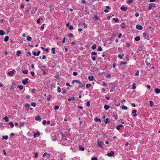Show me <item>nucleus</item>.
Masks as SVG:
<instances>
[{"instance_id": "obj_12", "label": "nucleus", "mask_w": 160, "mask_h": 160, "mask_svg": "<svg viewBox=\"0 0 160 160\" xmlns=\"http://www.w3.org/2000/svg\"><path fill=\"white\" fill-rule=\"evenodd\" d=\"M76 100L75 98L74 97H72L71 98H69L68 99V101H70L71 100H72L73 101H75Z\"/></svg>"}, {"instance_id": "obj_47", "label": "nucleus", "mask_w": 160, "mask_h": 160, "mask_svg": "<svg viewBox=\"0 0 160 160\" xmlns=\"http://www.w3.org/2000/svg\"><path fill=\"white\" fill-rule=\"evenodd\" d=\"M55 48H53L52 49V52H53V54H55Z\"/></svg>"}, {"instance_id": "obj_24", "label": "nucleus", "mask_w": 160, "mask_h": 160, "mask_svg": "<svg viewBox=\"0 0 160 160\" xmlns=\"http://www.w3.org/2000/svg\"><path fill=\"white\" fill-rule=\"evenodd\" d=\"M18 88H19L20 90H22L23 88V87L22 85L19 86L18 85L17 87Z\"/></svg>"}, {"instance_id": "obj_17", "label": "nucleus", "mask_w": 160, "mask_h": 160, "mask_svg": "<svg viewBox=\"0 0 160 160\" xmlns=\"http://www.w3.org/2000/svg\"><path fill=\"white\" fill-rule=\"evenodd\" d=\"M140 37L139 36H137L134 38V39L135 41H138L140 40Z\"/></svg>"}, {"instance_id": "obj_43", "label": "nucleus", "mask_w": 160, "mask_h": 160, "mask_svg": "<svg viewBox=\"0 0 160 160\" xmlns=\"http://www.w3.org/2000/svg\"><path fill=\"white\" fill-rule=\"evenodd\" d=\"M132 86V89H135L136 88V84L134 83H133V84Z\"/></svg>"}, {"instance_id": "obj_64", "label": "nucleus", "mask_w": 160, "mask_h": 160, "mask_svg": "<svg viewBox=\"0 0 160 160\" xmlns=\"http://www.w3.org/2000/svg\"><path fill=\"white\" fill-rule=\"evenodd\" d=\"M46 120H43V121H42V124H43V125H45L46 124Z\"/></svg>"}, {"instance_id": "obj_8", "label": "nucleus", "mask_w": 160, "mask_h": 160, "mask_svg": "<svg viewBox=\"0 0 160 160\" xmlns=\"http://www.w3.org/2000/svg\"><path fill=\"white\" fill-rule=\"evenodd\" d=\"M28 78H26L25 79L23 80L22 81V83L24 85L28 83Z\"/></svg>"}, {"instance_id": "obj_37", "label": "nucleus", "mask_w": 160, "mask_h": 160, "mask_svg": "<svg viewBox=\"0 0 160 160\" xmlns=\"http://www.w3.org/2000/svg\"><path fill=\"white\" fill-rule=\"evenodd\" d=\"M127 63V62H124V61H121L120 62V64L121 65H124V64H126Z\"/></svg>"}, {"instance_id": "obj_31", "label": "nucleus", "mask_w": 160, "mask_h": 160, "mask_svg": "<svg viewBox=\"0 0 160 160\" xmlns=\"http://www.w3.org/2000/svg\"><path fill=\"white\" fill-rule=\"evenodd\" d=\"M4 120H5V121L6 122H8V120H9V119H8V118L7 117V116H5V117L4 118Z\"/></svg>"}, {"instance_id": "obj_41", "label": "nucleus", "mask_w": 160, "mask_h": 160, "mask_svg": "<svg viewBox=\"0 0 160 160\" xmlns=\"http://www.w3.org/2000/svg\"><path fill=\"white\" fill-rule=\"evenodd\" d=\"M59 108V106L58 105H56L54 107V109L55 110H57Z\"/></svg>"}, {"instance_id": "obj_13", "label": "nucleus", "mask_w": 160, "mask_h": 160, "mask_svg": "<svg viewBox=\"0 0 160 160\" xmlns=\"http://www.w3.org/2000/svg\"><path fill=\"white\" fill-rule=\"evenodd\" d=\"M88 80L89 81H92L93 79V76H91L88 77Z\"/></svg>"}, {"instance_id": "obj_5", "label": "nucleus", "mask_w": 160, "mask_h": 160, "mask_svg": "<svg viewBox=\"0 0 160 160\" xmlns=\"http://www.w3.org/2000/svg\"><path fill=\"white\" fill-rule=\"evenodd\" d=\"M103 144V142H102V141H98V145L101 147L102 148H103V147L102 146V145Z\"/></svg>"}, {"instance_id": "obj_33", "label": "nucleus", "mask_w": 160, "mask_h": 160, "mask_svg": "<svg viewBox=\"0 0 160 160\" xmlns=\"http://www.w3.org/2000/svg\"><path fill=\"white\" fill-rule=\"evenodd\" d=\"M21 52L20 51H18L17 52V56H19L20 55V54H21Z\"/></svg>"}, {"instance_id": "obj_57", "label": "nucleus", "mask_w": 160, "mask_h": 160, "mask_svg": "<svg viewBox=\"0 0 160 160\" xmlns=\"http://www.w3.org/2000/svg\"><path fill=\"white\" fill-rule=\"evenodd\" d=\"M91 160H97V158L95 157H94L92 158Z\"/></svg>"}, {"instance_id": "obj_25", "label": "nucleus", "mask_w": 160, "mask_h": 160, "mask_svg": "<svg viewBox=\"0 0 160 160\" xmlns=\"http://www.w3.org/2000/svg\"><path fill=\"white\" fill-rule=\"evenodd\" d=\"M28 72V71L27 70H24L22 71V72L24 74H27Z\"/></svg>"}, {"instance_id": "obj_6", "label": "nucleus", "mask_w": 160, "mask_h": 160, "mask_svg": "<svg viewBox=\"0 0 160 160\" xmlns=\"http://www.w3.org/2000/svg\"><path fill=\"white\" fill-rule=\"evenodd\" d=\"M114 152L113 151H111L109 152H108L107 154V155L108 157H110L114 155Z\"/></svg>"}, {"instance_id": "obj_11", "label": "nucleus", "mask_w": 160, "mask_h": 160, "mask_svg": "<svg viewBox=\"0 0 160 160\" xmlns=\"http://www.w3.org/2000/svg\"><path fill=\"white\" fill-rule=\"evenodd\" d=\"M137 111L136 110H133L132 111V114H133V116L134 117H136L137 116V114L136 113Z\"/></svg>"}, {"instance_id": "obj_14", "label": "nucleus", "mask_w": 160, "mask_h": 160, "mask_svg": "<svg viewBox=\"0 0 160 160\" xmlns=\"http://www.w3.org/2000/svg\"><path fill=\"white\" fill-rule=\"evenodd\" d=\"M155 92L156 93H159L160 92V90L157 88H156L155 89Z\"/></svg>"}, {"instance_id": "obj_59", "label": "nucleus", "mask_w": 160, "mask_h": 160, "mask_svg": "<svg viewBox=\"0 0 160 160\" xmlns=\"http://www.w3.org/2000/svg\"><path fill=\"white\" fill-rule=\"evenodd\" d=\"M83 25H84V28H87V25L85 23H84V24H83Z\"/></svg>"}, {"instance_id": "obj_42", "label": "nucleus", "mask_w": 160, "mask_h": 160, "mask_svg": "<svg viewBox=\"0 0 160 160\" xmlns=\"http://www.w3.org/2000/svg\"><path fill=\"white\" fill-rule=\"evenodd\" d=\"M102 48L101 46H99L98 47V50L99 51H102Z\"/></svg>"}, {"instance_id": "obj_32", "label": "nucleus", "mask_w": 160, "mask_h": 160, "mask_svg": "<svg viewBox=\"0 0 160 160\" xmlns=\"http://www.w3.org/2000/svg\"><path fill=\"white\" fill-rule=\"evenodd\" d=\"M128 108L127 107L124 106V105H123L122 106V109H127Z\"/></svg>"}, {"instance_id": "obj_38", "label": "nucleus", "mask_w": 160, "mask_h": 160, "mask_svg": "<svg viewBox=\"0 0 160 160\" xmlns=\"http://www.w3.org/2000/svg\"><path fill=\"white\" fill-rule=\"evenodd\" d=\"M42 20V18H39L37 20V23H40V20Z\"/></svg>"}, {"instance_id": "obj_49", "label": "nucleus", "mask_w": 160, "mask_h": 160, "mask_svg": "<svg viewBox=\"0 0 160 160\" xmlns=\"http://www.w3.org/2000/svg\"><path fill=\"white\" fill-rule=\"evenodd\" d=\"M133 2V0H128V3L129 4H131V3H132Z\"/></svg>"}, {"instance_id": "obj_20", "label": "nucleus", "mask_w": 160, "mask_h": 160, "mask_svg": "<svg viewBox=\"0 0 160 160\" xmlns=\"http://www.w3.org/2000/svg\"><path fill=\"white\" fill-rule=\"evenodd\" d=\"M79 86V88H81L83 87L85 85L84 83H80Z\"/></svg>"}, {"instance_id": "obj_62", "label": "nucleus", "mask_w": 160, "mask_h": 160, "mask_svg": "<svg viewBox=\"0 0 160 160\" xmlns=\"http://www.w3.org/2000/svg\"><path fill=\"white\" fill-rule=\"evenodd\" d=\"M139 15V14L138 12H136L135 14V16L136 17H138Z\"/></svg>"}, {"instance_id": "obj_61", "label": "nucleus", "mask_w": 160, "mask_h": 160, "mask_svg": "<svg viewBox=\"0 0 160 160\" xmlns=\"http://www.w3.org/2000/svg\"><path fill=\"white\" fill-rule=\"evenodd\" d=\"M73 27L71 25L69 26V29L70 30H72L73 29Z\"/></svg>"}, {"instance_id": "obj_21", "label": "nucleus", "mask_w": 160, "mask_h": 160, "mask_svg": "<svg viewBox=\"0 0 160 160\" xmlns=\"http://www.w3.org/2000/svg\"><path fill=\"white\" fill-rule=\"evenodd\" d=\"M9 38L8 36H6L4 39V41L6 42L8 41Z\"/></svg>"}, {"instance_id": "obj_28", "label": "nucleus", "mask_w": 160, "mask_h": 160, "mask_svg": "<svg viewBox=\"0 0 160 160\" xmlns=\"http://www.w3.org/2000/svg\"><path fill=\"white\" fill-rule=\"evenodd\" d=\"M148 33H147V32H144L143 33V36L145 38V37H147V36H148Z\"/></svg>"}, {"instance_id": "obj_18", "label": "nucleus", "mask_w": 160, "mask_h": 160, "mask_svg": "<svg viewBox=\"0 0 160 160\" xmlns=\"http://www.w3.org/2000/svg\"><path fill=\"white\" fill-rule=\"evenodd\" d=\"M110 107L108 105H105L104 106V108L106 110H108Z\"/></svg>"}, {"instance_id": "obj_27", "label": "nucleus", "mask_w": 160, "mask_h": 160, "mask_svg": "<svg viewBox=\"0 0 160 160\" xmlns=\"http://www.w3.org/2000/svg\"><path fill=\"white\" fill-rule=\"evenodd\" d=\"M8 136H3L2 137V139H5L7 140L8 139Z\"/></svg>"}, {"instance_id": "obj_16", "label": "nucleus", "mask_w": 160, "mask_h": 160, "mask_svg": "<svg viewBox=\"0 0 160 160\" xmlns=\"http://www.w3.org/2000/svg\"><path fill=\"white\" fill-rule=\"evenodd\" d=\"M5 34V32L2 30H0V35L3 36Z\"/></svg>"}, {"instance_id": "obj_26", "label": "nucleus", "mask_w": 160, "mask_h": 160, "mask_svg": "<svg viewBox=\"0 0 160 160\" xmlns=\"http://www.w3.org/2000/svg\"><path fill=\"white\" fill-rule=\"evenodd\" d=\"M94 121H95V122H98V121H99L100 122H101L100 119H99V118H94Z\"/></svg>"}, {"instance_id": "obj_63", "label": "nucleus", "mask_w": 160, "mask_h": 160, "mask_svg": "<svg viewBox=\"0 0 160 160\" xmlns=\"http://www.w3.org/2000/svg\"><path fill=\"white\" fill-rule=\"evenodd\" d=\"M77 74H78V73H77L76 72H74L73 73V74L74 76H76L77 75Z\"/></svg>"}, {"instance_id": "obj_60", "label": "nucleus", "mask_w": 160, "mask_h": 160, "mask_svg": "<svg viewBox=\"0 0 160 160\" xmlns=\"http://www.w3.org/2000/svg\"><path fill=\"white\" fill-rule=\"evenodd\" d=\"M31 74L32 76H34V72L33 71L31 72Z\"/></svg>"}, {"instance_id": "obj_30", "label": "nucleus", "mask_w": 160, "mask_h": 160, "mask_svg": "<svg viewBox=\"0 0 160 160\" xmlns=\"http://www.w3.org/2000/svg\"><path fill=\"white\" fill-rule=\"evenodd\" d=\"M96 44H93L91 47L92 49H95L96 48Z\"/></svg>"}, {"instance_id": "obj_4", "label": "nucleus", "mask_w": 160, "mask_h": 160, "mask_svg": "<svg viewBox=\"0 0 160 160\" xmlns=\"http://www.w3.org/2000/svg\"><path fill=\"white\" fill-rule=\"evenodd\" d=\"M16 72V71L15 70H13L11 71L8 72V75H10L11 76H12Z\"/></svg>"}, {"instance_id": "obj_58", "label": "nucleus", "mask_w": 160, "mask_h": 160, "mask_svg": "<svg viewBox=\"0 0 160 160\" xmlns=\"http://www.w3.org/2000/svg\"><path fill=\"white\" fill-rule=\"evenodd\" d=\"M32 54L34 56H37V54L36 52H32Z\"/></svg>"}, {"instance_id": "obj_29", "label": "nucleus", "mask_w": 160, "mask_h": 160, "mask_svg": "<svg viewBox=\"0 0 160 160\" xmlns=\"http://www.w3.org/2000/svg\"><path fill=\"white\" fill-rule=\"evenodd\" d=\"M113 20L115 21V22H118L119 21V20H118V18H113Z\"/></svg>"}, {"instance_id": "obj_36", "label": "nucleus", "mask_w": 160, "mask_h": 160, "mask_svg": "<svg viewBox=\"0 0 160 160\" xmlns=\"http://www.w3.org/2000/svg\"><path fill=\"white\" fill-rule=\"evenodd\" d=\"M25 107L28 108H30V105L28 103H26L25 105Z\"/></svg>"}, {"instance_id": "obj_19", "label": "nucleus", "mask_w": 160, "mask_h": 160, "mask_svg": "<svg viewBox=\"0 0 160 160\" xmlns=\"http://www.w3.org/2000/svg\"><path fill=\"white\" fill-rule=\"evenodd\" d=\"M124 55V54L123 53L122 54V55L120 54H119L118 55V57H119L120 59H122L123 58V56Z\"/></svg>"}, {"instance_id": "obj_1", "label": "nucleus", "mask_w": 160, "mask_h": 160, "mask_svg": "<svg viewBox=\"0 0 160 160\" xmlns=\"http://www.w3.org/2000/svg\"><path fill=\"white\" fill-rule=\"evenodd\" d=\"M38 68L43 72V74L44 75H46V72H45L46 69H45V67L44 66H39Z\"/></svg>"}, {"instance_id": "obj_45", "label": "nucleus", "mask_w": 160, "mask_h": 160, "mask_svg": "<svg viewBox=\"0 0 160 160\" xmlns=\"http://www.w3.org/2000/svg\"><path fill=\"white\" fill-rule=\"evenodd\" d=\"M31 105L34 107H35L36 106V103L34 102H32L31 103Z\"/></svg>"}, {"instance_id": "obj_34", "label": "nucleus", "mask_w": 160, "mask_h": 160, "mask_svg": "<svg viewBox=\"0 0 160 160\" xmlns=\"http://www.w3.org/2000/svg\"><path fill=\"white\" fill-rule=\"evenodd\" d=\"M149 102H150V107H152L153 105V104H154L153 102L152 101H150Z\"/></svg>"}, {"instance_id": "obj_54", "label": "nucleus", "mask_w": 160, "mask_h": 160, "mask_svg": "<svg viewBox=\"0 0 160 160\" xmlns=\"http://www.w3.org/2000/svg\"><path fill=\"white\" fill-rule=\"evenodd\" d=\"M106 77L107 78H111V76L110 74H107V75L106 76Z\"/></svg>"}, {"instance_id": "obj_53", "label": "nucleus", "mask_w": 160, "mask_h": 160, "mask_svg": "<svg viewBox=\"0 0 160 160\" xmlns=\"http://www.w3.org/2000/svg\"><path fill=\"white\" fill-rule=\"evenodd\" d=\"M122 34L120 33L118 35V37L119 38H121L122 37Z\"/></svg>"}, {"instance_id": "obj_46", "label": "nucleus", "mask_w": 160, "mask_h": 160, "mask_svg": "<svg viewBox=\"0 0 160 160\" xmlns=\"http://www.w3.org/2000/svg\"><path fill=\"white\" fill-rule=\"evenodd\" d=\"M86 105L88 107H89L90 106V101H88L87 102Z\"/></svg>"}, {"instance_id": "obj_50", "label": "nucleus", "mask_w": 160, "mask_h": 160, "mask_svg": "<svg viewBox=\"0 0 160 160\" xmlns=\"http://www.w3.org/2000/svg\"><path fill=\"white\" fill-rule=\"evenodd\" d=\"M139 74V71H137L136 73H135V75L136 76H138Z\"/></svg>"}, {"instance_id": "obj_7", "label": "nucleus", "mask_w": 160, "mask_h": 160, "mask_svg": "<svg viewBox=\"0 0 160 160\" xmlns=\"http://www.w3.org/2000/svg\"><path fill=\"white\" fill-rule=\"evenodd\" d=\"M136 28L140 30H142V27L141 25L138 24L136 26Z\"/></svg>"}, {"instance_id": "obj_35", "label": "nucleus", "mask_w": 160, "mask_h": 160, "mask_svg": "<svg viewBox=\"0 0 160 160\" xmlns=\"http://www.w3.org/2000/svg\"><path fill=\"white\" fill-rule=\"evenodd\" d=\"M121 28H123L125 27V23L124 22H122L121 24Z\"/></svg>"}, {"instance_id": "obj_15", "label": "nucleus", "mask_w": 160, "mask_h": 160, "mask_svg": "<svg viewBox=\"0 0 160 160\" xmlns=\"http://www.w3.org/2000/svg\"><path fill=\"white\" fill-rule=\"evenodd\" d=\"M123 126V125L122 124H120L118 125L116 127V128L118 130H119L120 129V128L122 127Z\"/></svg>"}, {"instance_id": "obj_39", "label": "nucleus", "mask_w": 160, "mask_h": 160, "mask_svg": "<svg viewBox=\"0 0 160 160\" xmlns=\"http://www.w3.org/2000/svg\"><path fill=\"white\" fill-rule=\"evenodd\" d=\"M9 124L10 125L11 128H13L14 127V124H13L12 122H9Z\"/></svg>"}, {"instance_id": "obj_44", "label": "nucleus", "mask_w": 160, "mask_h": 160, "mask_svg": "<svg viewBox=\"0 0 160 160\" xmlns=\"http://www.w3.org/2000/svg\"><path fill=\"white\" fill-rule=\"evenodd\" d=\"M57 91L59 93H60V92H61V89L59 87H58Z\"/></svg>"}, {"instance_id": "obj_52", "label": "nucleus", "mask_w": 160, "mask_h": 160, "mask_svg": "<svg viewBox=\"0 0 160 160\" xmlns=\"http://www.w3.org/2000/svg\"><path fill=\"white\" fill-rule=\"evenodd\" d=\"M109 119L108 118H107L105 121V123L106 124L108 123Z\"/></svg>"}, {"instance_id": "obj_40", "label": "nucleus", "mask_w": 160, "mask_h": 160, "mask_svg": "<svg viewBox=\"0 0 160 160\" xmlns=\"http://www.w3.org/2000/svg\"><path fill=\"white\" fill-rule=\"evenodd\" d=\"M68 36L70 37V38H73V34L72 33H69L68 34Z\"/></svg>"}, {"instance_id": "obj_56", "label": "nucleus", "mask_w": 160, "mask_h": 160, "mask_svg": "<svg viewBox=\"0 0 160 160\" xmlns=\"http://www.w3.org/2000/svg\"><path fill=\"white\" fill-rule=\"evenodd\" d=\"M66 86H68L72 87L70 85V84L68 82H67L66 84Z\"/></svg>"}, {"instance_id": "obj_51", "label": "nucleus", "mask_w": 160, "mask_h": 160, "mask_svg": "<svg viewBox=\"0 0 160 160\" xmlns=\"http://www.w3.org/2000/svg\"><path fill=\"white\" fill-rule=\"evenodd\" d=\"M91 86V85L90 84H87L86 85V87L87 88H89Z\"/></svg>"}, {"instance_id": "obj_55", "label": "nucleus", "mask_w": 160, "mask_h": 160, "mask_svg": "<svg viewBox=\"0 0 160 160\" xmlns=\"http://www.w3.org/2000/svg\"><path fill=\"white\" fill-rule=\"evenodd\" d=\"M91 54L93 55H96L97 54V53L94 52H92L91 53Z\"/></svg>"}, {"instance_id": "obj_48", "label": "nucleus", "mask_w": 160, "mask_h": 160, "mask_svg": "<svg viewBox=\"0 0 160 160\" xmlns=\"http://www.w3.org/2000/svg\"><path fill=\"white\" fill-rule=\"evenodd\" d=\"M24 4L23 3H22L20 6V8H21L22 9L24 8Z\"/></svg>"}, {"instance_id": "obj_10", "label": "nucleus", "mask_w": 160, "mask_h": 160, "mask_svg": "<svg viewBox=\"0 0 160 160\" xmlns=\"http://www.w3.org/2000/svg\"><path fill=\"white\" fill-rule=\"evenodd\" d=\"M35 119L37 121H41V118L40 117L38 114L37 116L35 117Z\"/></svg>"}, {"instance_id": "obj_23", "label": "nucleus", "mask_w": 160, "mask_h": 160, "mask_svg": "<svg viewBox=\"0 0 160 160\" xmlns=\"http://www.w3.org/2000/svg\"><path fill=\"white\" fill-rule=\"evenodd\" d=\"M27 40L29 41H31L32 40V38L29 36H28L27 37Z\"/></svg>"}, {"instance_id": "obj_22", "label": "nucleus", "mask_w": 160, "mask_h": 160, "mask_svg": "<svg viewBox=\"0 0 160 160\" xmlns=\"http://www.w3.org/2000/svg\"><path fill=\"white\" fill-rule=\"evenodd\" d=\"M79 150L83 151L84 150V148L81 146H79Z\"/></svg>"}, {"instance_id": "obj_2", "label": "nucleus", "mask_w": 160, "mask_h": 160, "mask_svg": "<svg viewBox=\"0 0 160 160\" xmlns=\"http://www.w3.org/2000/svg\"><path fill=\"white\" fill-rule=\"evenodd\" d=\"M155 4L154 3H151L149 5L148 8L149 10H151L152 8L155 7Z\"/></svg>"}, {"instance_id": "obj_9", "label": "nucleus", "mask_w": 160, "mask_h": 160, "mask_svg": "<svg viewBox=\"0 0 160 160\" xmlns=\"http://www.w3.org/2000/svg\"><path fill=\"white\" fill-rule=\"evenodd\" d=\"M120 9L122 11L124 10L126 11L127 10L128 8L127 7H124V5H122Z\"/></svg>"}, {"instance_id": "obj_3", "label": "nucleus", "mask_w": 160, "mask_h": 160, "mask_svg": "<svg viewBox=\"0 0 160 160\" xmlns=\"http://www.w3.org/2000/svg\"><path fill=\"white\" fill-rule=\"evenodd\" d=\"M145 62L146 65L148 66L150 64V59L149 57H148L145 61Z\"/></svg>"}]
</instances>
